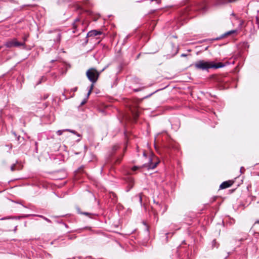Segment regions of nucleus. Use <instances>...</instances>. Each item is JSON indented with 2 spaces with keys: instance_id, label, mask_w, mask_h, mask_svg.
Instances as JSON below:
<instances>
[{
  "instance_id": "nucleus-57",
  "label": "nucleus",
  "mask_w": 259,
  "mask_h": 259,
  "mask_svg": "<svg viewBox=\"0 0 259 259\" xmlns=\"http://www.w3.org/2000/svg\"><path fill=\"white\" fill-rule=\"evenodd\" d=\"M14 135L16 137V134L15 132H13Z\"/></svg>"
},
{
  "instance_id": "nucleus-17",
  "label": "nucleus",
  "mask_w": 259,
  "mask_h": 259,
  "mask_svg": "<svg viewBox=\"0 0 259 259\" xmlns=\"http://www.w3.org/2000/svg\"><path fill=\"white\" fill-rule=\"evenodd\" d=\"M143 156L144 157L145 159H147V162H148V159H149L150 157V158H152V163H153V162H152V161H153V158H152V156H150V157H148L147 155V154L146 153V152H145V151H143Z\"/></svg>"
},
{
  "instance_id": "nucleus-16",
  "label": "nucleus",
  "mask_w": 259,
  "mask_h": 259,
  "mask_svg": "<svg viewBox=\"0 0 259 259\" xmlns=\"http://www.w3.org/2000/svg\"><path fill=\"white\" fill-rule=\"evenodd\" d=\"M56 39H54V40L55 41H60V39H61V34L60 33H57V35H56Z\"/></svg>"
},
{
  "instance_id": "nucleus-29",
  "label": "nucleus",
  "mask_w": 259,
  "mask_h": 259,
  "mask_svg": "<svg viewBox=\"0 0 259 259\" xmlns=\"http://www.w3.org/2000/svg\"><path fill=\"white\" fill-rule=\"evenodd\" d=\"M27 38H28V36H27L25 35V36H23V42L25 43V41H27Z\"/></svg>"
},
{
  "instance_id": "nucleus-54",
  "label": "nucleus",
  "mask_w": 259,
  "mask_h": 259,
  "mask_svg": "<svg viewBox=\"0 0 259 259\" xmlns=\"http://www.w3.org/2000/svg\"><path fill=\"white\" fill-rule=\"evenodd\" d=\"M48 97V96H45V99H47Z\"/></svg>"
},
{
  "instance_id": "nucleus-45",
  "label": "nucleus",
  "mask_w": 259,
  "mask_h": 259,
  "mask_svg": "<svg viewBox=\"0 0 259 259\" xmlns=\"http://www.w3.org/2000/svg\"><path fill=\"white\" fill-rule=\"evenodd\" d=\"M140 91V89H135V90H134V91H135V92H139V91Z\"/></svg>"
},
{
  "instance_id": "nucleus-6",
  "label": "nucleus",
  "mask_w": 259,
  "mask_h": 259,
  "mask_svg": "<svg viewBox=\"0 0 259 259\" xmlns=\"http://www.w3.org/2000/svg\"><path fill=\"white\" fill-rule=\"evenodd\" d=\"M102 33H103L100 30H92L90 31L87 33V36L85 38V40L82 43V45L85 46L87 44V43L88 42V41L89 40V39H88V37H93V38H91L90 39V40H93V39H97V38H95L94 37L99 35H101Z\"/></svg>"
},
{
  "instance_id": "nucleus-33",
  "label": "nucleus",
  "mask_w": 259,
  "mask_h": 259,
  "mask_svg": "<svg viewBox=\"0 0 259 259\" xmlns=\"http://www.w3.org/2000/svg\"><path fill=\"white\" fill-rule=\"evenodd\" d=\"M121 158H117L116 160V163H119L121 161Z\"/></svg>"
},
{
  "instance_id": "nucleus-38",
  "label": "nucleus",
  "mask_w": 259,
  "mask_h": 259,
  "mask_svg": "<svg viewBox=\"0 0 259 259\" xmlns=\"http://www.w3.org/2000/svg\"><path fill=\"white\" fill-rule=\"evenodd\" d=\"M82 168H83V167H82V166H81V167H79V168L78 169L77 171H78V172H80V171H81V170H82Z\"/></svg>"
},
{
  "instance_id": "nucleus-18",
  "label": "nucleus",
  "mask_w": 259,
  "mask_h": 259,
  "mask_svg": "<svg viewBox=\"0 0 259 259\" xmlns=\"http://www.w3.org/2000/svg\"><path fill=\"white\" fill-rule=\"evenodd\" d=\"M67 0H57V4L58 5H63L64 3H66Z\"/></svg>"
},
{
  "instance_id": "nucleus-41",
  "label": "nucleus",
  "mask_w": 259,
  "mask_h": 259,
  "mask_svg": "<svg viewBox=\"0 0 259 259\" xmlns=\"http://www.w3.org/2000/svg\"><path fill=\"white\" fill-rule=\"evenodd\" d=\"M153 202H154V203H155V204H157V205H158V204H159L158 202H156V201H155V200L154 199L153 200Z\"/></svg>"
},
{
  "instance_id": "nucleus-39",
  "label": "nucleus",
  "mask_w": 259,
  "mask_h": 259,
  "mask_svg": "<svg viewBox=\"0 0 259 259\" xmlns=\"http://www.w3.org/2000/svg\"><path fill=\"white\" fill-rule=\"evenodd\" d=\"M75 237H75V236H72V237H69H69H68V238H69V239H72L75 238Z\"/></svg>"
},
{
  "instance_id": "nucleus-22",
  "label": "nucleus",
  "mask_w": 259,
  "mask_h": 259,
  "mask_svg": "<svg viewBox=\"0 0 259 259\" xmlns=\"http://www.w3.org/2000/svg\"><path fill=\"white\" fill-rule=\"evenodd\" d=\"M64 131H66V130H58L57 132V134L59 136H60L64 132Z\"/></svg>"
},
{
  "instance_id": "nucleus-55",
  "label": "nucleus",
  "mask_w": 259,
  "mask_h": 259,
  "mask_svg": "<svg viewBox=\"0 0 259 259\" xmlns=\"http://www.w3.org/2000/svg\"><path fill=\"white\" fill-rule=\"evenodd\" d=\"M229 254H230V253L228 252V255L225 258H227L229 256Z\"/></svg>"
},
{
  "instance_id": "nucleus-28",
  "label": "nucleus",
  "mask_w": 259,
  "mask_h": 259,
  "mask_svg": "<svg viewBox=\"0 0 259 259\" xmlns=\"http://www.w3.org/2000/svg\"><path fill=\"white\" fill-rule=\"evenodd\" d=\"M77 89H78L77 87L73 88H72V89H71L70 90V91L71 92H75L77 91Z\"/></svg>"
},
{
  "instance_id": "nucleus-21",
  "label": "nucleus",
  "mask_w": 259,
  "mask_h": 259,
  "mask_svg": "<svg viewBox=\"0 0 259 259\" xmlns=\"http://www.w3.org/2000/svg\"><path fill=\"white\" fill-rule=\"evenodd\" d=\"M87 101H88V99L85 98L82 100V101L80 103V106H81L83 105L84 104H85L87 103Z\"/></svg>"
},
{
  "instance_id": "nucleus-3",
  "label": "nucleus",
  "mask_w": 259,
  "mask_h": 259,
  "mask_svg": "<svg viewBox=\"0 0 259 259\" xmlns=\"http://www.w3.org/2000/svg\"><path fill=\"white\" fill-rule=\"evenodd\" d=\"M236 63L234 61H227L225 62L214 61H205L204 60H198L196 61L193 65H233Z\"/></svg>"
},
{
  "instance_id": "nucleus-13",
  "label": "nucleus",
  "mask_w": 259,
  "mask_h": 259,
  "mask_svg": "<svg viewBox=\"0 0 259 259\" xmlns=\"http://www.w3.org/2000/svg\"><path fill=\"white\" fill-rule=\"evenodd\" d=\"M21 217H4L1 218V220H5L8 219H20Z\"/></svg>"
},
{
  "instance_id": "nucleus-62",
  "label": "nucleus",
  "mask_w": 259,
  "mask_h": 259,
  "mask_svg": "<svg viewBox=\"0 0 259 259\" xmlns=\"http://www.w3.org/2000/svg\"><path fill=\"white\" fill-rule=\"evenodd\" d=\"M63 95L65 96V93H63Z\"/></svg>"
},
{
  "instance_id": "nucleus-64",
  "label": "nucleus",
  "mask_w": 259,
  "mask_h": 259,
  "mask_svg": "<svg viewBox=\"0 0 259 259\" xmlns=\"http://www.w3.org/2000/svg\"><path fill=\"white\" fill-rule=\"evenodd\" d=\"M257 13H259V10H257Z\"/></svg>"
},
{
  "instance_id": "nucleus-49",
  "label": "nucleus",
  "mask_w": 259,
  "mask_h": 259,
  "mask_svg": "<svg viewBox=\"0 0 259 259\" xmlns=\"http://www.w3.org/2000/svg\"><path fill=\"white\" fill-rule=\"evenodd\" d=\"M97 56V54L94 55V58H95L96 59H97V58H96V56Z\"/></svg>"
},
{
  "instance_id": "nucleus-10",
  "label": "nucleus",
  "mask_w": 259,
  "mask_h": 259,
  "mask_svg": "<svg viewBox=\"0 0 259 259\" xmlns=\"http://www.w3.org/2000/svg\"><path fill=\"white\" fill-rule=\"evenodd\" d=\"M236 32V30H232L227 31V32H225V33L222 34L220 37L214 38V40H219V39H222L227 35H230L231 34H233V33H234Z\"/></svg>"
},
{
  "instance_id": "nucleus-44",
  "label": "nucleus",
  "mask_w": 259,
  "mask_h": 259,
  "mask_svg": "<svg viewBox=\"0 0 259 259\" xmlns=\"http://www.w3.org/2000/svg\"><path fill=\"white\" fill-rule=\"evenodd\" d=\"M256 224H259V221L255 222L254 225H255Z\"/></svg>"
},
{
  "instance_id": "nucleus-30",
  "label": "nucleus",
  "mask_w": 259,
  "mask_h": 259,
  "mask_svg": "<svg viewBox=\"0 0 259 259\" xmlns=\"http://www.w3.org/2000/svg\"><path fill=\"white\" fill-rule=\"evenodd\" d=\"M139 115L138 114V113H135L134 114V119L136 120L138 117Z\"/></svg>"
},
{
  "instance_id": "nucleus-34",
  "label": "nucleus",
  "mask_w": 259,
  "mask_h": 259,
  "mask_svg": "<svg viewBox=\"0 0 259 259\" xmlns=\"http://www.w3.org/2000/svg\"><path fill=\"white\" fill-rule=\"evenodd\" d=\"M175 49H176V53L174 54V55H175L176 54H177V53H178V50H179V47H176L175 48Z\"/></svg>"
},
{
  "instance_id": "nucleus-61",
  "label": "nucleus",
  "mask_w": 259,
  "mask_h": 259,
  "mask_svg": "<svg viewBox=\"0 0 259 259\" xmlns=\"http://www.w3.org/2000/svg\"><path fill=\"white\" fill-rule=\"evenodd\" d=\"M77 136H78V137H79V136H80V135H79V134H77Z\"/></svg>"
},
{
  "instance_id": "nucleus-15",
  "label": "nucleus",
  "mask_w": 259,
  "mask_h": 259,
  "mask_svg": "<svg viewBox=\"0 0 259 259\" xmlns=\"http://www.w3.org/2000/svg\"><path fill=\"white\" fill-rule=\"evenodd\" d=\"M135 197H137L138 199H139V201L140 203V204L141 206H142L143 204H142V194L141 193L138 194L137 195H136L135 196Z\"/></svg>"
},
{
  "instance_id": "nucleus-53",
  "label": "nucleus",
  "mask_w": 259,
  "mask_h": 259,
  "mask_svg": "<svg viewBox=\"0 0 259 259\" xmlns=\"http://www.w3.org/2000/svg\"><path fill=\"white\" fill-rule=\"evenodd\" d=\"M234 223V220H232V222H231V223Z\"/></svg>"
},
{
  "instance_id": "nucleus-36",
  "label": "nucleus",
  "mask_w": 259,
  "mask_h": 259,
  "mask_svg": "<svg viewBox=\"0 0 259 259\" xmlns=\"http://www.w3.org/2000/svg\"><path fill=\"white\" fill-rule=\"evenodd\" d=\"M62 225H63L65 226V227L66 228H69L68 226L66 224H65V223H62Z\"/></svg>"
},
{
  "instance_id": "nucleus-59",
  "label": "nucleus",
  "mask_w": 259,
  "mask_h": 259,
  "mask_svg": "<svg viewBox=\"0 0 259 259\" xmlns=\"http://www.w3.org/2000/svg\"><path fill=\"white\" fill-rule=\"evenodd\" d=\"M183 243L185 244V241H183Z\"/></svg>"
},
{
  "instance_id": "nucleus-2",
  "label": "nucleus",
  "mask_w": 259,
  "mask_h": 259,
  "mask_svg": "<svg viewBox=\"0 0 259 259\" xmlns=\"http://www.w3.org/2000/svg\"><path fill=\"white\" fill-rule=\"evenodd\" d=\"M106 67H105L103 69H102L100 72L97 71L94 68H91L89 69L86 73L88 79L91 81L93 84L96 82L98 79V78L99 76L100 73L104 71L106 69Z\"/></svg>"
},
{
  "instance_id": "nucleus-42",
  "label": "nucleus",
  "mask_w": 259,
  "mask_h": 259,
  "mask_svg": "<svg viewBox=\"0 0 259 259\" xmlns=\"http://www.w3.org/2000/svg\"><path fill=\"white\" fill-rule=\"evenodd\" d=\"M157 91H155V92H153V93H151L150 95H149V96H147V97L151 96L152 95L154 94L155 93H156Z\"/></svg>"
},
{
  "instance_id": "nucleus-5",
  "label": "nucleus",
  "mask_w": 259,
  "mask_h": 259,
  "mask_svg": "<svg viewBox=\"0 0 259 259\" xmlns=\"http://www.w3.org/2000/svg\"><path fill=\"white\" fill-rule=\"evenodd\" d=\"M5 46L8 48L20 47H22L23 49L26 48V45L24 42H19L17 40L16 38H14L10 40L7 41L5 42Z\"/></svg>"
},
{
  "instance_id": "nucleus-51",
  "label": "nucleus",
  "mask_w": 259,
  "mask_h": 259,
  "mask_svg": "<svg viewBox=\"0 0 259 259\" xmlns=\"http://www.w3.org/2000/svg\"><path fill=\"white\" fill-rule=\"evenodd\" d=\"M86 259H93V258L91 257H88Z\"/></svg>"
},
{
  "instance_id": "nucleus-43",
  "label": "nucleus",
  "mask_w": 259,
  "mask_h": 259,
  "mask_svg": "<svg viewBox=\"0 0 259 259\" xmlns=\"http://www.w3.org/2000/svg\"><path fill=\"white\" fill-rule=\"evenodd\" d=\"M56 222H57V223H59V224H62V223H63V222H62V221H56Z\"/></svg>"
},
{
  "instance_id": "nucleus-25",
  "label": "nucleus",
  "mask_w": 259,
  "mask_h": 259,
  "mask_svg": "<svg viewBox=\"0 0 259 259\" xmlns=\"http://www.w3.org/2000/svg\"><path fill=\"white\" fill-rule=\"evenodd\" d=\"M44 220H45L48 223H52V221L48 218H46V217L45 218H44Z\"/></svg>"
},
{
  "instance_id": "nucleus-11",
  "label": "nucleus",
  "mask_w": 259,
  "mask_h": 259,
  "mask_svg": "<svg viewBox=\"0 0 259 259\" xmlns=\"http://www.w3.org/2000/svg\"><path fill=\"white\" fill-rule=\"evenodd\" d=\"M134 180L133 178H131L129 179V184H128V188L126 190V192H128L134 186Z\"/></svg>"
},
{
  "instance_id": "nucleus-12",
  "label": "nucleus",
  "mask_w": 259,
  "mask_h": 259,
  "mask_svg": "<svg viewBox=\"0 0 259 259\" xmlns=\"http://www.w3.org/2000/svg\"><path fill=\"white\" fill-rule=\"evenodd\" d=\"M76 209H77L78 213L87 215V216H89L90 218H92L91 217V215H93L92 213L87 212H82L80 211V209L79 207H76Z\"/></svg>"
},
{
  "instance_id": "nucleus-23",
  "label": "nucleus",
  "mask_w": 259,
  "mask_h": 259,
  "mask_svg": "<svg viewBox=\"0 0 259 259\" xmlns=\"http://www.w3.org/2000/svg\"><path fill=\"white\" fill-rule=\"evenodd\" d=\"M16 169V165L15 164L12 165L11 166V170L13 171L15 170Z\"/></svg>"
},
{
  "instance_id": "nucleus-52",
  "label": "nucleus",
  "mask_w": 259,
  "mask_h": 259,
  "mask_svg": "<svg viewBox=\"0 0 259 259\" xmlns=\"http://www.w3.org/2000/svg\"><path fill=\"white\" fill-rule=\"evenodd\" d=\"M16 230H17V226H16V227H15V229H14V231L15 232V231H16Z\"/></svg>"
},
{
  "instance_id": "nucleus-20",
  "label": "nucleus",
  "mask_w": 259,
  "mask_h": 259,
  "mask_svg": "<svg viewBox=\"0 0 259 259\" xmlns=\"http://www.w3.org/2000/svg\"><path fill=\"white\" fill-rule=\"evenodd\" d=\"M255 21H256V24L257 25V28L259 29V18L258 16H256Z\"/></svg>"
},
{
  "instance_id": "nucleus-56",
  "label": "nucleus",
  "mask_w": 259,
  "mask_h": 259,
  "mask_svg": "<svg viewBox=\"0 0 259 259\" xmlns=\"http://www.w3.org/2000/svg\"><path fill=\"white\" fill-rule=\"evenodd\" d=\"M53 62H54V60H52L50 61V62H51V63H53Z\"/></svg>"
},
{
  "instance_id": "nucleus-37",
  "label": "nucleus",
  "mask_w": 259,
  "mask_h": 259,
  "mask_svg": "<svg viewBox=\"0 0 259 259\" xmlns=\"http://www.w3.org/2000/svg\"><path fill=\"white\" fill-rule=\"evenodd\" d=\"M188 56V55H187V54H181V57H186V56Z\"/></svg>"
},
{
  "instance_id": "nucleus-26",
  "label": "nucleus",
  "mask_w": 259,
  "mask_h": 259,
  "mask_svg": "<svg viewBox=\"0 0 259 259\" xmlns=\"http://www.w3.org/2000/svg\"><path fill=\"white\" fill-rule=\"evenodd\" d=\"M32 216H35V217H38L39 218H42V219H44V218H45V217L44 216V215H39V214H32Z\"/></svg>"
},
{
  "instance_id": "nucleus-60",
  "label": "nucleus",
  "mask_w": 259,
  "mask_h": 259,
  "mask_svg": "<svg viewBox=\"0 0 259 259\" xmlns=\"http://www.w3.org/2000/svg\"><path fill=\"white\" fill-rule=\"evenodd\" d=\"M140 55V54H138V56H137V58H139V56Z\"/></svg>"
},
{
  "instance_id": "nucleus-32",
  "label": "nucleus",
  "mask_w": 259,
  "mask_h": 259,
  "mask_svg": "<svg viewBox=\"0 0 259 259\" xmlns=\"http://www.w3.org/2000/svg\"><path fill=\"white\" fill-rule=\"evenodd\" d=\"M169 233H165V239H166V242H167V241H168L167 238H168V235H169Z\"/></svg>"
},
{
  "instance_id": "nucleus-50",
  "label": "nucleus",
  "mask_w": 259,
  "mask_h": 259,
  "mask_svg": "<svg viewBox=\"0 0 259 259\" xmlns=\"http://www.w3.org/2000/svg\"><path fill=\"white\" fill-rule=\"evenodd\" d=\"M243 167H241V168H240V172H241V173L242 172V169H243Z\"/></svg>"
},
{
  "instance_id": "nucleus-14",
  "label": "nucleus",
  "mask_w": 259,
  "mask_h": 259,
  "mask_svg": "<svg viewBox=\"0 0 259 259\" xmlns=\"http://www.w3.org/2000/svg\"><path fill=\"white\" fill-rule=\"evenodd\" d=\"M93 87H94V84H92L90 87V88H89V91H88V93L87 95V96L85 97V98L88 99L89 98V96L90 95L93 89Z\"/></svg>"
},
{
  "instance_id": "nucleus-19",
  "label": "nucleus",
  "mask_w": 259,
  "mask_h": 259,
  "mask_svg": "<svg viewBox=\"0 0 259 259\" xmlns=\"http://www.w3.org/2000/svg\"><path fill=\"white\" fill-rule=\"evenodd\" d=\"M130 37V35H127L123 40L122 45H124L127 41L128 38Z\"/></svg>"
},
{
  "instance_id": "nucleus-48",
  "label": "nucleus",
  "mask_w": 259,
  "mask_h": 259,
  "mask_svg": "<svg viewBox=\"0 0 259 259\" xmlns=\"http://www.w3.org/2000/svg\"><path fill=\"white\" fill-rule=\"evenodd\" d=\"M117 147H116V146H115V147H113V150H117Z\"/></svg>"
},
{
  "instance_id": "nucleus-27",
  "label": "nucleus",
  "mask_w": 259,
  "mask_h": 259,
  "mask_svg": "<svg viewBox=\"0 0 259 259\" xmlns=\"http://www.w3.org/2000/svg\"><path fill=\"white\" fill-rule=\"evenodd\" d=\"M66 131H69L72 133H73L74 134H76V132L75 131L69 130V129H66Z\"/></svg>"
},
{
  "instance_id": "nucleus-24",
  "label": "nucleus",
  "mask_w": 259,
  "mask_h": 259,
  "mask_svg": "<svg viewBox=\"0 0 259 259\" xmlns=\"http://www.w3.org/2000/svg\"><path fill=\"white\" fill-rule=\"evenodd\" d=\"M216 243H217L216 240L215 239H214L212 241V246L213 247H218V246L216 245Z\"/></svg>"
},
{
  "instance_id": "nucleus-46",
  "label": "nucleus",
  "mask_w": 259,
  "mask_h": 259,
  "mask_svg": "<svg viewBox=\"0 0 259 259\" xmlns=\"http://www.w3.org/2000/svg\"><path fill=\"white\" fill-rule=\"evenodd\" d=\"M244 22L243 21H241L239 25H242Z\"/></svg>"
},
{
  "instance_id": "nucleus-47",
  "label": "nucleus",
  "mask_w": 259,
  "mask_h": 259,
  "mask_svg": "<svg viewBox=\"0 0 259 259\" xmlns=\"http://www.w3.org/2000/svg\"><path fill=\"white\" fill-rule=\"evenodd\" d=\"M20 138H21V137H20V136H19L17 137V140H18V141H19V140H20Z\"/></svg>"
},
{
  "instance_id": "nucleus-4",
  "label": "nucleus",
  "mask_w": 259,
  "mask_h": 259,
  "mask_svg": "<svg viewBox=\"0 0 259 259\" xmlns=\"http://www.w3.org/2000/svg\"><path fill=\"white\" fill-rule=\"evenodd\" d=\"M158 164V162H157V161L155 162L154 163H152V158L150 157L148 159V162H145L144 164H143V165H142L141 166H134L133 167L132 170L133 171H135L140 168H145L147 169H153L157 166Z\"/></svg>"
},
{
  "instance_id": "nucleus-8",
  "label": "nucleus",
  "mask_w": 259,
  "mask_h": 259,
  "mask_svg": "<svg viewBox=\"0 0 259 259\" xmlns=\"http://www.w3.org/2000/svg\"><path fill=\"white\" fill-rule=\"evenodd\" d=\"M79 24H82V23L80 22V19L78 18H76L73 23H72V33H75L78 32V27Z\"/></svg>"
},
{
  "instance_id": "nucleus-9",
  "label": "nucleus",
  "mask_w": 259,
  "mask_h": 259,
  "mask_svg": "<svg viewBox=\"0 0 259 259\" xmlns=\"http://www.w3.org/2000/svg\"><path fill=\"white\" fill-rule=\"evenodd\" d=\"M233 182L232 181H227L223 182L220 186V189H224L230 187L232 185Z\"/></svg>"
},
{
  "instance_id": "nucleus-63",
  "label": "nucleus",
  "mask_w": 259,
  "mask_h": 259,
  "mask_svg": "<svg viewBox=\"0 0 259 259\" xmlns=\"http://www.w3.org/2000/svg\"><path fill=\"white\" fill-rule=\"evenodd\" d=\"M74 96V94L73 95L71 96V97H73Z\"/></svg>"
},
{
  "instance_id": "nucleus-7",
  "label": "nucleus",
  "mask_w": 259,
  "mask_h": 259,
  "mask_svg": "<svg viewBox=\"0 0 259 259\" xmlns=\"http://www.w3.org/2000/svg\"><path fill=\"white\" fill-rule=\"evenodd\" d=\"M224 66H195L197 70L206 71H208V69L210 68L218 69L219 68L223 67Z\"/></svg>"
},
{
  "instance_id": "nucleus-1",
  "label": "nucleus",
  "mask_w": 259,
  "mask_h": 259,
  "mask_svg": "<svg viewBox=\"0 0 259 259\" xmlns=\"http://www.w3.org/2000/svg\"><path fill=\"white\" fill-rule=\"evenodd\" d=\"M208 2L207 0H200L197 3L191 7H186L184 9H185V14L190 15L193 11H197L199 13H205L208 9Z\"/></svg>"
},
{
  "instance_id": "nucleus-40",
  "label": "nucleus",
  "mask_w": 259,
  "mask_h": 259,
  "mask_svg": "<svg viewBox=\"0 0 259 259\" xmlns=\"http://www.w3.org/2000/svg\"><path fill=\"white\" fill-rule=\"evenodd\" d=\"M35 145L36 146V148H35L36 150H37V142H35Z\"/></svg>"
},
{
  "instance_id": "nucleus-58",
  "label": "nucleus",
  "mask_w": 259,
  "mask_h": 259,
  "mask_svg": "<svg viewBox=\"0 0 259 259\" xmlns=\"http://www.w3.org/2000/svg\"><path fill=\"white\" fill-rule=\"evenodd\" d=\"M12 145L10 146V149H11V148H12Z\"/></svg>"
},
{
  "instance_id": "nucleus-35",
  "label": "nucleus",
  "mask_w": 259,
  "mask_h": 259,
  "mask_svg": "<svg viewBox=\"0 0 259 259\" xmlns=\"http://www.w3.org/2000/svg\"><path fill=\"white\" fill-rule=\"evenodd\" d=\"M64 216V215H61L60 217H62ZM51 217L53 218H57L60 217V216L52 215V216H51Z\"/></svg>"
},
{
  "instance_id": "nucleus-31",
  "label": "nucleus",
  "mask_w": 259,
  "mask_h": 259,
  "mask_svg": "<svg viewBox=\"0 0 259 259\" xmlns=\"http://www.w3.org/2000/svg\"><path fill=\"white\" fill-rule=\"evenodd\" d=\"M44 77H42L41 79L39 80V81L36 83V85L39 84L41 83L42 80L44 79Z\"/></svg>"
}]
</instances>
